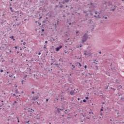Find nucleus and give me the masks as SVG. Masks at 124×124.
Here are the masks:
<instances>
[{"mask_svg":"<svg viewBox=\"0 0 124 124\" xmlns=\"http://www.w3.org/2000/svg\"><path fill=\"white\" fill-rule=\"evenodd\" d=\"M61 99H62V100L63 99V97H62V98H61Z\"/></svg>","mask_w":124,"mask_h":124,"instance_id":"obj_46","label":"nucleus"},{"mask_svg":"<svg viewBox=\"0 0 124 124\" xmlns=\"http://www.w3.org/2000/svg\"><path fill=\"white\" fill-rule=\"evenodd\" d=\"M72 67H73V68H75V66H74V65H72Z\"/></svg>","mask_w":124,"mask_h":124,"instance_id":"obj_20","label":"nucleus"},{"mask_svg":"<svg viewBox=\"0 0 124 124\" xmlns=\"http://www.w3.org/2000/svg\"><path fill=\"white\" fill-rule=\"evenodd\" d=\"M98 61L96 60H95L93 62V63H95V64H97Z\"/></svg>","mask_w":124,"mask_h":124,"instance_id":"obj_6","label":"nucleus"},{"mask_svg":"<svg viewBox=\"0 0 124 124\" xmlns=\"http://www.w3.org/2000/svg\"><path fill=\"white\" fill-rule=\"evenodd\" d=\"M110 89H111L112 90H113V88L111 87Z\"/></svg>","mask_w":124,"mask_h":124,"instance_id":"obj_53","label":"nucleus"},{"mask_svg":"<svg viewBox=\"0 0 124 124\" xmlns=\"http://www.w3.org/2000/svg\"><path fill=\"white\" fill-rule=\"evenodd\" d=\"M2 16H4V14L2 15Z\"/></svg>","mask_w":124,"mask_h":124,"instance_id":"obj_38","label":"nucleus"},{"mask_svg":"<svg viewBox=\"0 0 124 124\" xmlns=\"http://www.w3.org/2000/svg\"><path fill=\"white\" fill-rule=\"evenodd\" d=\"M7 74H9V72H7Z\"/></svg>","mask_w":124,"mask_h":124,"instance_id":"obj_51","label":"nucleus"},{"mask_svg":"<svg viewBox=\"0 0 124 124\" xmlns=\"http://www.w3.org/2000/svg\"><path fill=\"white\" fill-rule=\"evenodd\" d=\"M88 75H90L91 76H92V74H90V73H88Z\"/></svg>","mask_w":124,"mask_h":124,"instance_id":"obj_32","label":"nucleus"},{"mask_svg":"<svg viewBox=\"0 0 124 124\" xmlns=\"http://www.w3.org/2000/svg\"><path fill=\"white\" fill-rule=\"evenodd\" d=\"M17 54H18L19 53V51H17Z\"/></svg>","mask_w":124,"mask_h":124,"instance_id":"obj_54","label":"nucleus"},{"mask_svg":"<svg viewBox=\"0 0 124 124\" xmlns=\"http://www.w3.org/2000/svg\"><path fill=\"white\" fill-rule=\"evenodd\" d=\"M14 95L15 96V94H14Z\"/></svg>","mask_w":124,"mask_h":124,"instance_id":"obj_60","label":"nucleus"},{"mask_svg":"<svg viewBox=\"0 0 124 124\" xmlns=\"http://www.w3.org/2000/svg\"><path fill=\"white\" fill-rule=\"evenodd\" d=\"M94 94H96V93H95Z\"/></svg>","mask_w":124,"mask_h":124,"instance_id":"obj_64","label":"nucleus"},{"mask_svg":"<svg viewBox=\"0 0 124 124\" xmlns=\"http://www.w3.org/2000/svg\"><path fill=\"white\" fill-rule=\"evenodd\" d=\"M5 61V60H3L2 61V62H3Z\"/></svg>","mask_w":124,"mask_h":124,"instance_id":"obj_50","label":"nucleus"},{"mask_svg":"<svg viewBox=\"0 0 124 124\" xmlns=\"http://www.w3.org/2000/svg\"><path fill=\"white\" fill-rule=\"evenodd\" d=\"M15 87H17V85H15Z\"/></svg>","mask_w":124,"mask_h":124,"instance_id":"obj_57","label":"nucleus"},{"mask_svg":"<svg viewBox=\"0 0 124 124\" xmlns=\"http://www.w3.org/2000/svg\"><path fill=\"white\" fill-rule=\"evenodd\" d=\"M45 43H46H46H48V41H45Z\"/></svg>","mask_w":124,"mask_h":124,"instance_id":"obj_25","label":"nucleus"},{"mask_svg":"<svg viewBox=\"0 0 124 124\" xmlns=\"http://www.w3.org/2000/svg\"><path fill=\"white\" fill-rule=\"evenodd\" d=\"M0 72H1V73H2V72H3V70H2V69H1V70H0Z\"/></svg>","mask_w":124,"mask_h":124,"instance_id":"obj_13","label":"nucleus"},{"mask_svg":"<svg viewBox=\"0 0 124 124\" xmlns=\"http://www.w3.org/2000/svg\"><path fill=\"white\" fill-rule=\"evenodd\" d=\"M32 94H34V92H33V91L32 92Z\"/></svg>","mask_w":124,"mask_h":124,"instance_id":"obj_33","label":"nucleus"},{"mask_svg":"<svg viewBox=\"0 0 124 124\" xmlns=\"http://www.w3.org/2000/svg\"><path fill=\"white\" fill-rule=\"evenodd\" d=\"M78 100H80V98H78Z\"/></svg>","mask_w":124,"mask_h":124,"instance_id":"obj_37","label":"nucleus"},{"mask_svg":"<svg viewBox=\"0 0 124 124\" xmlns=\"http://www.w3.org/2000/svg\"><path fill=\"white\" fill-rule=\"evenodd\" d=\"M17 122L20 123V121H19V117H17Z\"/></svg>","mask_w":124,"mask_h":124,"instance_id":"obj_15","label":"nucleus"},{"mask_svg":"<svg viewBox=\"0 0 124 124\" xmlns=\"http://www.w3.org/2000/svg\"><path fill=\"white\" fill-rule=\"evenodd\" d=\"M84 68H85V69H87V65H85V66H84Z\"/></svg>","mask_w":124,"mask_h":124,"instance_id":"obj_19","label":"nucleus"},{"mask_svg":"<svg viewBox=\"0 0 124 124\" xmlns=\"http://www.w3.org/2000/svg\"><path fill=\"white\" fill-rule=\"evenodd\" d=\"M111 11H114V10H115V8L114 9H110Z\"/></svg>","mask_w":124,"mask_h":124,"instance_id":"obj_18","label":"nucleus"},{"mask_svg":"<svg viewBox=\"0 0 124 124\" xmlns=\"http://www.w3.org/2000/svg\"><path fill=\"white\" fill-rule=\"evenodd\" d=\"M99 54H101V51H100V52H99Z\"/></svg>","mask_w":124,"mask_h":124,"instance_id":"obj_40","label":"nucleus"},{"mask_svg":"<svg viewBox=\"0 0 124 124\" xmlns=\"http://www.w3.org/2000/svg\"><path fill=\"white\" fill-rule=\"evenodd\" d=\"M21 83L22 84H24V80H22Z\"/></svg>","mask_w":124,"mask_h":124,"instance_id":"obj_28","label":"nucleus"},{"mask_svg":"<svg viewBox=\"0 0 124 124\" xmlns=\"http://www.w3.org/2000/svg\"><path fill=\"white\" fill-rule=\"evenodd\" d=\"M78 64L79 65V66L81 67V66H82V64H81L80 63H78Z\"/></svg>","mask_w":124,"mask_h":124,"instance_id":"obj_14","label":"nucleus"},{"mask_svg":"<svg viewBox=\"0 0 124 124\" xmlns=\"http://www.w3.org/2000/svg\"><path fill=\"white\" fill-rule=\"evenodd\" d=\"M27 77H28V76H27V75H26V76H25V78H27Z\"/></svg>","mask_w":124,"mask_h":124,"instance_id":"obj_30","label":"nucleus"},{"mask_svg":"<svg viewBox=\"0 0 124 124\" xmlns=\"http://www.w3.org/2000/svg\"><path fill=\"white\" fill-rule=\"evenodd\" d=\"M28 112H34V110L33 109H32V108H31V110H29Z\"/></svg>","mask_w":124,"mask_h":124,"instance_id":"obj_7","label":"nucleus"},{"mask_svg":"<svg viewBox=\"0 0 124 124\" xmlns=\"http://www.w3.org/2000/svg\"><path fill=\"white\" fill-rule=\"evenodd\" d=\"M119 87H120V88H123V87L121 85H120Z\"/></svg>","mask_w":124,"mask_h":124,"instance_id":"obj_36","label":"nucleus"},{"mask_svg":"<svg viewBox=\"0 0 124 124\" xmlns=\"http://www.w3.org/2000/svg\"><path fill=\"white\" fill-rule=\"evenodd\" d=\"M21 42H23V40H22L21 41Z\"/></svg>","mask_w":124,"mask_h":124,"instance_id":"obj_44","label":"nucleus"},{"mask_svg":"<svg viewBox=\"0 0 124 124\" xmlns=\"http://www.w3.org/2000/svg\"><path fill=\"white\" fill-rule=\"evenodd\" d=\"M102 19H107V16H105V17L103 16V17H102Z\"/></svg>","mask_w":124,"mask_h":124,"instance_id":"obj_9","label":"nucleus"},{"mask_svg":"<svg viewBox=\"0 0 124 124\" xmlns=\"http://www.w3.org/2000/svg\"><path fill=\"white\" fill-rule=\"evenodd\" d=\"M11 52H12V51L10 50L9 53H11Z\"/></svg>","mask_w":124,"mask_h":124,"instance_id":"obj_39","label":"nucleus"},{"mask_svg":"<svg viewBox=\"0 0 124 124\" xmlns=\"http://www.w3.org/2000/svg\"><path fill=\"white\" fill-rule=\"evenodd\" d=\"M87 119H88L89 120L90 119V118H87Z\"/></svg>","mask_w":124,"mask_h":124,"instance_id":"obj_56","label":"nucleus"},{"mask_svg":"<svg viewBox=\"0 0 124 124\" xmlns=\"http://www.w3.org/2000/svg\"><path fill=\"white\" fill-rule=\"evenodd\" d=\"M41 35H43V34H41Z\"/></svg>","mask_w":124,"mask_h":124,"instance_id":"obj_63","label":"nucleus"},{"mask_svg":"<svg viewBox=\"0 0 124 124\" xmlns=\"http://www.w3.org/2000/svg\"><path fill=\"white\" fill-rule=\"evenodd\" d=\"M69 25H71V23H69Z\"/></svg>","mask_w":124,"mask_h":124,"instance_id":"obj_55","label":"nucleus"},{"mask_svg":"<svg viewBox=\"0 0 124 124\" xmlns=\"http://www.w3.org/2000/svg\"><path fill=\"white\" fill-rule=\"evenodd\" d=\"M41 18H42V16H41V17L39 18V19H41Z\"/></svg>","mask_w":124,"mask_h":124,"instance_id":"obj_49","label":"nucleus"},{"mask_svg":"<svg viewBox=\"0 0 124 124\" xmlns=\"http://www.w3.org/2000/svg\"><path fill=\"white\" fill-rule=\"evenodd\" d=\"M27 123V124H28V123H30V121H28Z\"/></svg>","mask_w":124,"mask_h":124,"instance_id":"obj_52","label":"nucleus"},{"mask_svg":"<svg viewBox=\"0 0 124 124\" xmlns=\"http://www.w3.org/2000/svg\"><path fill=\"white\" fill-rule=\"evenodd\" d=\"M84 55L86 56V55H87V53H84Z\"/></svg>","mask_w":124,"mask_h":124,"instance_id":"obj_42","label":"nucleus"},{"mask_svg":"<svg viewBox=\"0 0 124 124\" xmlns=\"http://www.w3.org/2000/svg\"><path fill=\"white\" fill-rule=\"evenodd\" d=\"M62 3H64V2H63Z\"/></svg>","mask_w":124,"mask_h":124,"instance_id":"obj_61","label":"nucleus"},{"mask_svg":"<svg viewBox=\"0 0 124 124\" xmlns=\"http://www.w3.org/2000/svg\"><path fill=\"white\" fill-rule=\"evenodd\" d=\"M65 2H68L69 0H65Z\"/></svg>","mask_w":124,"mask_h":124,"instance_id":"obj_11","label":"nucleus"},{"mask_svg":"<svg viewBox=\"0 0 124 124\" xmlns=\"http://www.w3.org/2000/svg\"><path fill=\"white\" fill-rule=\"evenodd\" d=\"M70 93L71 95H75L77 93V91L74 89V90L71 91Z\"/></svg>","mask_w":124,"mask_h":124,"instance_id":"obj_1","label":"nucleus"},{"mask_svg":"<svg viewBox=\"0 0 124 124\" xmlns=\"http://www.w3.org/2000/svg\"><path fill=\"white\" fill-rule=\"evenodd\" d=\"M57 110H58V111H60V110H62V109H60V108H57Z\"/></svg>","mask_w":124,"mask_h":124,"instance_id":"obj_23","label":"nucleus"},{"mask_svg":"<svg viewBox=\"0 0 124 124\" xmlns=\"http://www.w3.org/2000/svg\"><path fill=\"white\" fill-rule=\"evenodd\" d=\"M32 100H37L38 99V96H36L35 97L32 98Z\"/></svg>","mask_w":124,"mask_h":124,"instance_id":"obj_5","label":"nucleus"},{"mask_svg":"<svg viewBox=\"0 0 124 124\" xmlns=\"http://www.w3.org/2000/svg\"><path fill=\"white\" fill-rule=\"evenodd\" d=\"M44 49H46V45H44Z\"/></svg>","mask_w":124,"mask_h":124,"instance_id":"obj_21","label":"nucleus"},{"mask_svg":"<svg viewBox=\"0 0 124 124\" xmlns=\"http://www.w3.org/2000/svg\"><path fill=\"white\" fill-rule=\"evenodd\" d=\"M68 112H69V110H65V114H67L68 113Z\"/></svg>","mask_w":124,"mask_h":124,"instance_id":"obj_8","label":"nucleus"},{"mask_svg":"<svg viewBox=\"0 0 124 124\" xmlns=\"http://www.w3.org/2000/svg\"><path fill=\"white\" fill-rule=\"evenodd\" d=\"M38 55H41V52H39V53H38Z\"/></svg>","mask_w":124,"mask_h":124,"instance_id":"obj_29","label":"nucleus"},{"mask_svg":"<svg viewBox=\"0 0 124 124\" xmlns=\"http://www.w3.org/2000/svg\"><path fill=\"white\" fill-rule=\"evenodd\" d=\"M95 14L94 17L96 18H101V13L95 12Z\"/></svg>","mask_w":124,"mask_h":124,"instance_id":"obj_3","label":"nucleus"},{"mask_svg":"<svg viewBox=\"0 0 124 124\" xmlns=\"http://www.w3.org/2000/svg\"><path fill=\"white\" fill-rule=\"evenodd\" d=\"M87 37H88V35H87V34H85L83 36V39H82V43H84V42H85V41L87 39Z\"/></svg>","mask_w":124,"mask_h":124,"instance_id":"obj_2","label":"nucleus"},{"mask_svg":"<svg viewBox=\"0 0 124 124\" xmlns=\"http://www.w3.org/2000/svg\"><path fill=\"white\" fill-rule=\"evenodd\" d=\"M83 102H87V100L85 99L83 100Z\"/></svg>","mask_w":124,"mask_h":124,"instance_id":"obj_12","label":"nucleus"},{"mask_svg":"<svg viewBox=\"0 0 124 124\" xmlns=\"http://www.w3.org/2000/svg\"><path fill=\"white\" fill-rule=\"evenodd\" d=\"M89 114H92V115H93V112H89Z\"/></svg>","mask_w":124,"mask_h":124,"instance_id":"obj_17","label":"nucleus"},{"mask_svg":"<svg viewBox=\"0 0 124 124\" xmlns=\"http://www.w3.org/2000/svg\"><path fill=\"white\" fill-rule=\"evenodd\" d=\"M10 38H12V39H13L14 38V36H12L11 37H10Z\"/></svg>","mask_w":124,"mask_h":124,"instance_id":"obj_10","label":"nucleus"},{"mask_svg":"<svg viewBox=\"0 0 124 124\" xmlns=\"http://www.w3.org/2000/svg\"><path fill=\"white\" fill-rule=\"evenodd\" d=\"M62 46H60L59 47H57V48H56V51L57 52H59V51H60V49H62Z\"/></svg>","mask_w":124,"mask_h":124,"instance_id":"obj_4","label":"nucleus"},{"mask_svg":"<svg viewBox=\"0 0 124 124\" xmlns=\"http://www.w3.org/2000/svg\"><path fill=\"white\" fill-rule=\"evenodd\" d=\"M85 99H86V100L89 99V97H85Z\"/></svg>","mask_w":124,"mask_h":124,"instance_id":"obj_16","label":"nucleus"},{"mask_svg":"<svg viewBox=\"0 0 124 124\" xmlns=\"http://www.w3.org/2000/svg\"><path fill=\"white\" fill-rule=\"evenodd\" d=\"M113 91H116V89L113 88L112 89Z\"/></svg>","mask_w":124,"mask_h":124,"instance_id":"obj_31","label":"nucleus"},{"mask_svg":"<svg viewBox=\"0 0 124 124\" xmlns=\"http://www.w3.org/2000/svg\"><path fill=\"white\" fill-rule=\"evenodd\" d=\"M46 102H47V101H49V99H46Z\"/></svg>","mask_w":124,"mask_h":124,"instance_id":"obj_22","label":"nucleus"},{"mask_svg":"<svg viewBox=\"0 0 124 124\" xmlns=\"http://www.w3.org/2000/svg\"><path fill=\"white\" fill-rule=\"evenodd\" d=\"M11 10H12V7L10 8Z\"/></svg>","mask_w":124,"mask_h":124,"instance_id":"obj_41","label":"nucleus"},{"mask_svg":"<svg viewBox=\"0 0 124 124\" xmlns=\"http://www.w3.org/2000/svg\"><path fill=\"white\" fill-rule=\"evenodd\" d=\"M13 39L14 41L15 40V39H14V38Z\"/></svg>","mask_w":124,"mask_h":124,"instance_id":"obj_45","label":"nucleus"},{"mask_svg":"<svg viewBox=\"0 0 124 124\" xmlns=\"http://www.w3.org/2000/svg\"><path fill=\"white\" fill-rule=\"evenodd\" d=\"M100 111H103V109L101 108V109H100Z\"/></svg>","mask_w":124,"mask_h":124,"instance_id":"obj_35","label":"nucleus"},{"mask_svg":"<svg viewBox=\"0 0 124 124\" xmlns=\"http://www.w3.org/2000/svg\"><path fill=\"white\" fill-rule=\"evenodd\" d=\"M15 103H17V102L16 101H15Z\"/></svg>","mask_w":124,"mask_h":124,"instance_id":"obj_47","label":"nucleus"},{"mask_svg":"<svg viewBox=\"0 0 124 124\" xmlns=\"http://www.w3.org/2000/svg\"><path fill=\"white\" fill-rule=\"evenodd\" d=\"M15 49H18V47H17V46H15Z\"/></svg>","mask_w":124,"mask_h":124,"instance_id":"obj_27","label":"nucleus"},{"mask_svg":"<svg viewBox=\"0 0 124 124\" xmlns=\"http://www.w3.org/2000/svg\"><path fill=\"white\" fill-rule=\"evenodd\" d=\"M78 32H79V31H77V32H76V33H78Z\"/></svg>","mask_w":124,"mask_h":124,"instance_id":"obj_48","label":"nucleus"},{"mask_svg":"<svg viewBox=\"0 0 124 124\" xmlns=\"http://www.w3.org/2000/svg\"><path fill=\"white\" fill-rule=\"evenodd\" d=\"M80 47H82V46H80Z\"/></svg>","mask_w":124,"mask_h":124,"instance_id":"obj_58","label":"nucleus"},{"mask_svg":"<svg viewBox=\"0 0 124 124\" xmlns=\"http://www.w3.org/2000/svg\"><path fill=\"white\" fill-rule=\"evenodd\" d=\"M26 44V42H25L23 43V45H25Z\"/></svg>","mask_w":124,"mask_h":124,"instance_id":"obj_24","label":"nucleus"},{"mask_svg":"<svg viewBox=\"0 0 124 124\" xmlns=\"http://www.w3.org/2000/svg\"><path fill=\"white\" fill-rule=\"evenodd\" d=\"M42 31H43V32L44 31V29H42Z\"/></svg>","mask_w":124,"mask_h":124,"instance_id":"obj_34","label":"nucleus"},{"mask_svg":"<svg viewBox=\"0 0 124 124\" xmlns=\"http://www.w3.org/2000/svg\"><path fill=\"white\" fill-rule=\"evenodd\" d=\"M35 23H37V21H35Z\"/></svg>","mask_w":124,"mask_h":124,"instance_id":"obj_59","label":"nucleus"},{"mask_svg":"<svg viewBox=\"0 0 124 124\" xmlns=\"http://www.w3.org/2000/svg\"><path fill=\"white\" fill-rule=\"evenodd\" d=\"M11 0V1H12V0Z\"/></svg>","mask_w":124,"mask_h":124,"instance_id":"obj_62","label":"nucleus"},{"mask_svg":"<svg viewBox=\"0 0 124 124\" xmlns=\"http://www.w3.org/2000/svg\"><path fill=\"white\" fill-rule=\"evenodd\" d=\"M37 104H38V105H39V103L37 102Z\"/></svg>","mask_w":124,"mask_h":124,"instance_id":"obj_43","label":"nucleus"},{"mask_svg":"<svg viewBox=\"0 0 124 124\" xmlns=\"http://www.w3.org/2000/svg\"><path fill=\"white\" fill-rule=\"evenodd\" d=\"M12 76H13L12 75H9V77H12Z\"/></svg>","mask_w":124,"mask_h":124,"instance_id":"obj_26","label":"nucleus"}]
</instances>
